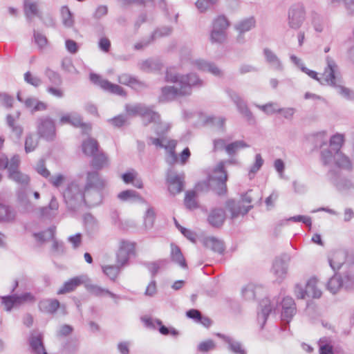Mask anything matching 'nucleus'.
<instances>
[{
  "label": "nucleus",
  "mask_w": 354,
  "mask_h": 354,
  "mask_svg": "<svg viewBox=\"0 0 354 354\" xmlns=\"http://www.w3.org/2000/svg\"><path fill=\"white\" fill-rule=\"evenodd\" d=\"M230 26V21L224 15H218L212 23L210 40L212 43L222 44L227 37V29Z\"/></svg>",
  "instance_id": "5"
},
{
  "label": "nucleus",
  "mask_w": 354,
  "mask_h": 354,
  "mask_svg": "<svg viewBox=\"0 0 354 354\" xmlns=\"http://www.w3.org/2000/svg\"><path fill=\"white\" fill-rule=\"evenodd\" d=\"M193 87L189 86H165L161 88L159 102H165L174 100L178 96H188L192 94Z\"/></svg>",
  "instance_id": "8"
},
{
  "label": "nucleus",
  "mask_w": 354,
  "mask_h": 354,
  "mask_svg": "<svg viewBox=\"0 0 354 354\" xmlns=\"http://www.w3.org/2000/svg\"><path fill=\"white\" fill-rule=\"evenodd\" d=\"M58 208V201L55 196H53L48 205L39 208V215L43 218H52L57 215Z\"/></svg>",
  "instance_id": "25"
},
{
  "label": "nucleus",
  "mask_w": 354,
  "mask_h": 354,
  "mask_svg": "<svg viewBox=\"0 0 354 354\" xmlns=\"http://www.w3.org/2000/svg\"><path fill=\"white\" fill-rule=\"evenodd\" d=\"M7 125L11 129V131L15 136L16 142H19L24 132V128L20 124H16L14 115L8 114L6 116Z\"/></svg>",
  "instance_id": "37"
},
{
  "label": "nucleus",
  "mask_w": 354,
  "mask_h": 354,
  "mask_svg": "<svg viewBox=\"0 0 354 354\" xmlns=\"http://www.w3.org/2000/svg\"><path fill=\"white\" fill-rule=\"evenodd\" d=\"M60 306V303L57 299H43L38 303L39 310L48 314H55Z\"/></svg>",
  "instance_id": "22"
},
{
  "label": "nucleus",
  "mask_w": 354,
  "mask_h": 354,
  "mask_svg": "<svg viewBox=\"0 0 354 354\" xmlns=\"http://www.w3.org/2000/svg\"><path fill=\"white\" fill-rule=\"evenodd\" d=\"M343 280V288L347 290H350L354 287V274L351 272H346L342 277Z\"/></svg>",
  "instance_id": "61"
},
{
  "label": "nucleus",
  "mask_w": 354,
  "mask_h": 354,
  "mask_svg": "<svg viewBox=\"0 0 354 354\" xmlns=\"http://www.w3.org/2000/svg\"><path fill=\"white\" fill-rule=\"evenodd\" d=\"M125 110L129 115H140L146 113V105L144 104L138 103L133 105L127 104L125 106Z\"/></svg>",
  "instance_id": "45"
},
{
  "label": "nucleus",
  "mask_w": 354,
  "mask_h": 354,
  "mask_svg": "<svg viewBox=\"0 0 354 354\" xmlns=\"http://www.w3.org/2000/svg\"><path fill=\"white\" fill-rule=\"evenodd\" d=\"M79 348V343L76 339L71 338L66 341L63 347V351L67 354H75Z\"/></svg>",
  "instance_id": "58"
},
{
  "label": "nucleus",
  "mask_w": 354,
  "mask_h": 354,
  "mask_svg": "<svg viewBox=\"0 0 354 354\" xmlns=\"http://www.w3.org/2000/svg\"><path fill=\"white\" fill-rule=\"evenodd\" d=\"M91 157L92 158L91 165L95 169H101L108 165V157L101 149H99L96 153H94Z\"/></svg>",
  "instance_id": "34"
},
{
  "label": "nucleus",
  "mask_w": 354,
  "mask_h": 354,
  "mask_svg": "<svg viewBox=\"0 0 354 354\" xmlns=\"http://www.w3.org/2000/svg\"><path fill=\"white\" fill-rule=\"evenodd\" d=\"M290 259L291 257L288 254L283 253L274 260L272 272L279 283H281L286 277Z\"/></svg>",
  "instance_id": "10"
},
{
  "label": "nucleus",
  "mask_w": 354,
  "mask_h": 354,
  "mask_svg": "<svg viewBox=\"0 0 354 354\" xmlns=\"http://www.w3.org/2000/svg\"><path fill=\"white\" fill-rule=\"evenodd\" d=\"M37 132L39 138L48 142L53 141L56 137V127L53 119L49 116H41L37 120Z\"/></svg>",
  "instance_id": "7"
},
{
  "label": "nucleus",
  "mask_w": 354,
  "mask_h": 354,
  "mask_svg": "<svg viewBox=\"0 0 354 354\" xmlns=\"http://www.w3.org/2000/svg\"><path fill=\"white\" fill-rule=\"evenodd\" d=\"M168 190L172 195L180 193L184 189V177L174 172H170L167 176Z\"/></svg>",
  "instance_id": "15"
},
{
  "label": "nucleus",
  "mask_w": 354,
  "mask_h": 354,
  "mask_svg": "<svg viewBox=\"0 0 354 354\" xmlns=\"http://www.w3.org/2000/svg\"><path fill=\"white\" fill-rule=\"evenodd\" d=\"M196 192L195 190L187 191L185 194L184 203L185 207L189 210H193L198 207V204L196 201Z\"/></svg>",
  "instance_id": "46"
},
{
  "label": "nucleus",
  "mask_w": 354,
  "mask_h": 354,
  "mask_svg": "<svg viewBox=\"0 0 354 354\" xmlns=\"http://www.w3.org/2000/svg\"><path fill=\"white\" fill-rule=\"evenodd\" d=\"M347 253L342 250L335 252L331 257H328L330 267L334 272H337L344 264Z\"/></svg>",
  "instance_id": "27"
},
{
  "label": "nucleus",
  "mask_w": 354,
  "mask_h": 354,
  "mask_svg": "<svg viewBox=\"0 0 354 354\" xmlns=\"http://www.w3.org/2000/svg\"><path fill=\"white\" fill-rule=\"evenodd\" d=\"M100 149V145L97 140L93 138H88L84 140L82 143V150L83 153L91 157Z\"/></svg>",
  "instance_id": "31"
},
{
  "label": "nucleus",
  "mask_w": 354,
  "mask_h": 354,
  "mask_svg": "<svg viewBox=\"0 0 354 354\" xmlns=\"http://www.w3.org/2000/svg\"><path fill=\"white\" fill-rule=\"evenodd\" d=\"M173 28L171 26H162L156 28L151 34V39L155 40L156 38L167 37L171 34Z\"/></svg>",
  "instance_id": "56"
},
{
  "label": "nucleus",
  "mask_w": 354,
  "mask_h": 354,
  "mask_svg": "<svg viewBox=\"0 0 354 354\" xmlns=\"http://www.w3.org/2000/svg\"><path fill=\"white\" fill-rule=\"evenodd\" d=\"M255 26V18L254 17H249L237 21L234 25V30L238 32L245 33L253 29Z\"/></svg>",
  "instance_id": "32"
},
{
  "label": "nucleus",
  "mask_w": 354,
  "mask_h": 354,
  "mask_svg": "<svg viewBox=\"0 0 354 354\" xmlns=\"http://www.w3.org/2000/svg\"><path fill=\"white\" fill-rule=\"evenodd\" d=\"M44 74L52 84L57 86L62 85V78L57 72L50 69V68H46L44 71Z\"/></svg>",
  "instance_id": "48"
},
{
  "label": "nucleus",
  "mask_w": 354,
  "mask_h": 354,
  "mask_svg": "<svg viewBox=\"0 0 354 354\" xmlns=\"http://www.w3.org/2000/svg\"><path fill=\"white\" fill-rule=\"evenodd\" d=\"M55 227H49L46 230L33 233V236L38 242L44 243L52 240L55 237Z\"/></svg>",
  "instance_id": "42"
},
{
  "label": "nucleus",
  "mask_w": 354,
  "mask_h": 354,
  "mask_svg": "<svg viewBox=\"0 0 354 354\" xmlns=\"http://www.w3.org/2000/svg\"><path fill=\"white\" fill-rule=\"evenodd\" d=\"M263 162H264V160L262 158L261 155L260 153H257L255 155V162L251 166V167L249 170L248 176H249L250 179H252L254 177L256 173L259 170H260V169L263 166Z\"/></svg>",
  "instance_id": "52"
},
{
  "label": "nucleus",
  "mask_w": 354,
  "mask_h": 354,
  "mask_svg": "<svg viewBox=\"0 0 354 354\" xmlns=\"http://www.w3.org/2000/svg\"><path fill=\"white\" fill-rule=\"evenodd\" d=\"M8 177L20 185V187H28L30 183V177L19 170L12 171L8 173Z\"/></svg>",
  "instance_id": "39"
},
{
  "label": "nucleus",
  "mask_w": 354,
  "mask_h": 354,
  "mask_svg": "<svg viewBox=\"0 0 354 354\" xmlns=\"http://www.w3.org/2000/svg\"><path fill=\"white\" fill-rule=\"evenodd\" d=\"M204 246L214 252L223 254L225 251V245L223 241L214 236L206 237L203 240Z\"/></svg>",
  "instance_id": "29"
},
{
  "label": "nucleus",
  "mask_w": 354,
  "mask_h": 354,
  "mask_svg": "<svg viewBox=\"0 0 354 354\" xmlns=\"http://www.w3.org/2000/svg\"><path fill=\"white\" fill-rule=\"evenodd\" d=\"M168 260L166 259H160L156 261H145L142 263L144 266H145L151 273V277L154 278L156 275L158 274L160 267L166 266L168 263Z\"/></svg>",
  "instance_id": "41"
},
{
  "label": "nucleus",
  "mask_w": 354,
  "mask_h": 354,
  "mask_svg": "<svg viewBox=\"0 0 354 354\" xmlns=\"http://www.w3.org/2000/svg\"><path fill=\"white\" fill-rule=\"evenodd\" d=\"M171 247V252H170V259L171 261L178 265L183 269H187V263L186 260L181 252V250L179 246L176 245L174 243L170 244Z\"/></svg>",
  "instance_id": "26"
},
{
  "label": "nucleus",
  "mask_w": 354,
  "mask_h": 354,
  "mask_svg": "<svg viewBox=\"0 0 354 354\" xmlns=\"http://www.w3.org/2000/svg\"><path fill=\"white\" fill-rule=\"evenodd\" d=\"M174 223H175L176 227L180 231L182 234L185 237H186L188 240H189L192 242H195L196 241V234L194 232H192L191 230H189V229L180 225L175 218H174Z\"/></svg>",
  "instance_id": "62"
},
{
  "label": "nucleus",
  "mask_w": 354,
  "mask_h": 354,
  "mask_svg": "<svg viewBox=\"0 0 354 354\" xmlns=\"http://www.w3.org/2000/svg\"><path fill=\"white\" fill-rule=\"evenodd\" d=\"M342 288H343L342 278L337 272H335L334 274L328 279L326 288L332 294L335 295Z\"/></svg>",
  "instance_id": "35"
},
{
  "label": "nucleus",
  "mask_w": 354,
  "mask_h": 354,
  "mask_svg": "<svg viewBox=\"0 0 354 354\" xmlns=\"http://www.w3.org/2000/svg\"><path fill=\"white\" fill-rule=\"evenodd\" d=\"M259 306L261 308L260 312H258L257 315V320L259 324H260L261 329H263L269 315L272 313V310L275 311L271 306L270 301L268 298L266 297L263 299L260 303Z\"/></svg>",
  "instance_id": "19"
},
{
  "label": "nucleus",
  "mask_w": 354,
  "mask_h": 354,
  "mask_svg": "<svg viewBox=\"0 0 354 354\" xmlns=\"http://www.w3.org/2000/svg\"><path fill=\"white\" fill-rule=\"evenodd\" d=\"M163 64L158 59H147L140 64V69L145 72L160 71L162 69Z\"/></svg>",
  "instance_id": "36"
},
{
  "label": "nucleus",
  "mask_w": 354,
  "mask_h": 354,
  "mask_svg": "<svg viewBox=\"0 0 354 354\" xmlns=\"http://www.w3.org/2000/svg\"><path fill=\"white\" fill-rule=\"evenodd\" d=\"M2 304L6 311H10L13 307L18 306L14 294L2 297Z\"/></svg>",
  "instance_id": "63"
},
{
  "label": "nucleus",
  "mask_w": 354,
  "mask_h": 354,
  "mask_svg": "<svg viewBox=\"0 0 354 354\" xmlns=\"http://www.w3.org/2000/svg\"><path fill=\"white\" fill-rule=\"evenodd\" d=\"M128 117L126 115L120 114L108 120V122L115 127L120 128L126 125Z\"/></svg>",
  "instance_id": "59"
},
{
  "label": "nucleus",
  "mask_w": 354,
  "mask_h": 354,
  "mask_svg": "<svg viewBox=\"0 0 354 354\" xmlns=\"http://www.w3.org/2000/svg\"><path fill=\"white\" fill-rule=\"evenodd\" d=\"M219 0H197L195 6L201 13L215 6Z\"/></svg>",
  "instance_id": "54"
},
{
  "label": "nucleus",
  "mask_w": 354,
  "mask_h": 354,
  "mask_svg": "<svg viewBox=\"0 0 354 354\" xmlns=\"http://www.w3.org/2000/svg\"><path fill=\"white\" fill-rule=\"evenodd\" d=\"M38 145V140L36 139L35 136L29 133L27 134L25 140V151L28 153H30L37 148Z\"/></svg>",
  "instance_id": "53"
},
{
  "label": "nucleus",
  "mask_w": 354,
  "mask_h": 354,
  "mask_svg": "<svg viewBox=\"0 0 354 354\" xmlns=\"http://www.w3.org/2000/svg\"><path fill=\"white\" fill-rule=\"evenodd\" d=\"M15 295L17 305H21L24 303H34L36 301L35 296L29 292H24L21 295Z\"/></svg>",
  "instance_id": "57"
},
{
  "label": "nucleus",
  "mask_w": 354,
  "mask_h": 354,
  "mask_svg": "<svg viewBox=\"0 0 354 354\" xmlns=\"http://www.w3.org/2000/svg\"><path fill=\"white\" fill-rule=\"evenodd\" d=\"M156 219V213L153 207L147 209L145 214L144 223L147 228H151Z\"/></svg>",
  "instance_id": "60"
},
{
  "label": "nucleus",
  "mask_w": 354,
  "mask_h": 354,
  "mask_svg": "<svg viewBox=\"0 0 354 354\" xmlns=\"http://www.w3.org/2000/svg\"><path fill=\"white\" fill-rule=\"evenodd\" d=\"M263 54L266 62L273 70L279 72L283 71V66L281 61L272 50L268 48H265L263 50Z\"/></svg>",
  "instance_id": "21"
},
{
  "label": "nucleus",
  "mask_w": 354,
  "mask_h": 354,
  "mask_svg": "<svg viewBox=\"0 0 354 354\" xmlns=\"http://www.w3.org/2000/svg\"><path fill=\"white\" fill-rule=\"evenodd\" d=\"M156 324L158 326V331L161 335H171L173 337H177L179 335V332L173 327H167L165 326L160 319H156Z\"/></svg>",
  "instance_id": "50"
},
{
  "label": "nucleus",
  "mask_w": 354,
  "mask_h": 354,
  "mask_svg": "<svg viewBox=\"0 0 354 354\" xmlns=\"http://www.w3.org/2000/svg\"><path fill=\"white\" fill-rule=\"evenodd\" d=\"M135 254V245L133 243L126 241L121 242V245L116 254L117 263L120 267H122L129 263L131 255Z\"/></svg>",
  "instance_id": "14"
},
{
  "label": "nucleus",
  "mask_w": 354,
  "mask_h": 354,
  "mask_svg": "<svg viewBox=\"0 0 354 354\" xmlns=\"http://www.w3.org/2000/svg\"><path fill=\"white\" fill-rule=\"evenodd\" d=\"M249 147V145H248L245 141L236 140L227 145L225 147V151L230 156H233L239 149L248 148Z\"/></svg>",
  "instance_id": "47"
},
{
  "label": "nucleus",
  "mask_w": 354,
  "mask_h": 354,
  "mask_svg": "<svg viewBox=\"0 0 354 354\" xmlns=\"http://www.w3.org/2000/svg\"><path fill=\"white\" fill-rule=\"evenodd\" d=\"M118 198L122 202H141L145 203V199L135 190L126 189L120 192L118 196Z\"/></svg>",
  "instance_id": "30"
},
{
  "label": "nucleus",
  "mask_w": 354,
  "mask_h": 354,
  "mask_svg": "<svg viewBox=\"0 0 354 354\" xmlns=\"http://www.w3.org/2000/svg\"><path fill=\"white\" fill-rule=\"evenodd\" d=\"M321 160L324 165H329L335 163L337 169H352V164L350 159L341 151L328 147L321 151Z\"/></svg>",
  "instance_id": "3"
},
{
  "label": "nucleus",
  "mask_w": 354,
  "mask_h": 354,
  "mask_svg": "<svg viewBox=\"0 0 354 354\" xmlns=\"http://www.w3.org/2000/svg\"><path fill=\"white\" fill-rule=\"evenodd\" d=\"M61 14L64 26L68 28L72 27L74 24V20L73 14L68 7L66 6H62L61 8Z\"/></svg>",
  "instance_id": "49"
},
{
  "label": "nucleus",
  "mask_w": 354,
  "mask_h": 354,
  "mask_svg": "<svg viewBox=\"0 0 354 354\" xmlns=\"http://www.w3.org/2000/svg\"><path fill=\"white\" fill-rule=\"evenodd\" d=\"M119 266H104L102 267L103 273L111 281H115L120 272Z\"/></svg>",
  "instance_id": "51"
},
{
  "label": "nucleus",
  "mask_w": 354,
  "mask_h": 354,
  "mask_svg": "<svg viewBox=\"0 0 354 354\" xmlns=\"http://www.w3.org/2000/svg\"><path fill=\"white\" fill-rule=\"evenodd\" d=\"M118 82L121 84L129 86L134 89H141L147 87L145 82L127 73L118 76Z\"/></svg>",
  "instance_id": "28"
},
{
  "label": "nucleus",
  "mask_w": 354,
  "mask_h": 354,
  "mask_svg": "<svg viewBox=\"0 0 354 354\" xmlns=\"http://www.w3.org/2000/svg\"><path fill=\"white\" fill-rule=\"evenodd\" d=\"M90 80L95 85L100 86L103 90L119 96H126L127 93L124 88L118 85L111 83L107 80L102 79L100 75L91 73H90Z\"/></svg>",
  "instance_id": "11"
},
{
  "label": "nucleus",
  "mask_w": 354,
  "mask_h": 354,
  "mask_svg": "<svg viewBox=\"0 0 354 354\" xmlns=\"http://www.w3.org/2000/svg\"><path fill=\"white\" fill-rule=\"evenodd\" d=\"M86 227L91 231H95L98 228L97 220L91 214L86 213L84 216Z\"/></svg>",
  "instance_id": "55"
},
{
  "label": "nucleus",
  "mask_w": 354,
  "mask_h": 354,
  "mask_svg": "<svg viewBox=\"0 0 354 354\" xmlns=\"http://www.w3.org/2000/svg\"><path fill=\"white\" fill-rule=\"evenodd\" d=\"M216 335L227 344V349L233 354H248L247 350L241 342L220 333H216Z\"/></svg>",
  "instance_id": "17"
},
{
  "label": "nucleus",
  "mask_w": 354,
  "mask_h": 354,
  "mask_svg": "<svg viewBox=\"0 0 354 354\" xmlns=\"http://www.w3.org/2000/svg\"><path fill=\"white\" fill-rule=\"evenodd\" d=\"M165 80L167 82L175 83L177 86H189L190 87H201L204 85L196 73L181 75L174 71L172 68H167Z\"/></svg>",
  "instance_id": "4"
},
{
  "label": "nucleus",
  "mask_w": 354,
  "mask_h": 354,
  "mask_svg": "<svg viewBox=\"0 0 354 354\" xmlns=\"http://www.w3.org/2000/svg\"><path fill=\"white\" fill-rule=\"evenodd\" d=\"M171 126L168 123H165L160 120H158L153 124L152 129L157 136V138L149 136L147 140L149 141V144H152L156 147H162L163 142L166 141L167 135L169 131Z\"/></svg>",
  "instance_id": "12"
},
{
  "label": "nucleus",
  "mask_w": 354,
  "mask_h": 354,
  "mask_svg": "<svg viewBox=\"0 0 354 354\" xmlns=\"http://www.w3.org/2000/svg\"><path fill=\"white\" fill-rule=\"evenodd\" d=\"M86 279L85 275H80L73 277L64 282L62 286L57 290V295H64L74 291L78 286L84 283Z\"/></svg>",
  "instance_id": "20"
},
{
  "label": "nucleus",
  "mask_w": 354,
  "mask_h": 354,
  "mask_svg": "<svg viewBox=\"0 0 354 354\" xmlns=\"http://www.w3.org/2000/svg\"><path fill=\"white\" fill-rule=\"evenodd\" d=\"M227 178L225 164L220 162L214 167L212 174L208 175L206 180L196 183L195 189L198 192H207L211 189L218 196H225L227 191Z\"/></svg>",
  "instance_id": "2"
},
{
  "label": "nucleus",
  "mask_w": 354,
  "mask_h": 354,
  "mask_svg": "<svg viewBox=\"0 0 354 354\" xmlns=\"http://www.w3.org/2000/svg\"><path fill=\"white\" fill-rule=\"evenodd\" d=\"M326 176L328 180L338 192L347 194L351 190H354V185L352 181L343 176L339 169H330L327 173Z\"/></svg>",
  "instance_id": "6"
},
{
  "label": "nucleus",
  "mask_w": 354,
  "mask_h": 354,
  "mask_svg": "<svg viewBox=\"0 0 354 354\" xmlns=\"http://www.w3.org/2000/svg\"><path fill=\"white\" fill-rule=\"evenodd\" d=\"M315 278H311L306 282L305 288L308 297L319 298L322 296V291L317 288Z\"/></svg>",
  "instance_id": "44"
},
{
  "label": "nucleus",
  "mask_w": 354,
  "mask_h": 354,
  "mask_svg": "<svg viewBox=\"0 0 354 354\" xmlns=\"http://www.w3.org/2000/svg\"><path fill=\"white\" fill-rule=\"evenodd\" d=\"M225 207L231 214V218L234 219L240 214L245 215L252 209L253 205L244 206L236 203L234 199H229L225 203Z\"/></svg>",
  "instance_id": "18"
},
{
  "label": "nucleus",
  "mask_w": 354,
  "mask_h": 354,
  "mask_svg": "<svg viewBox=\"0 0 354 354\" xmlns=\"http://www.w3.org/2000/svg\"><path fill=\"white\" fill-rule=\"evenodd\" d=\"M195 65L198 69L207 71L216 77H222L223 76V71L213 62L197 59L195 62Z\"/></svg>",
  "instance_id": "24"
},
{
  "label": "nucleus",
  "mask_w": 354,
  "mask_h": 354,
  "mask_svg": "<svg viewBox=\"0 0 354 354\" xmlns=\"http://www.w3.org/2000/svg\"><path fill=\"white\" fill-rule=\"evenodd\" d=\"M326 64L327 66L324 68V71L322 73V77H321V85L322 86H330L333 87L337 86V77L335 75L336 70L337 68V65L333 58L328 56L326 57Z\"/></svg>",
  "instance_id": "13"
},
{
  "label": "nucleus",
  "mask_w": 354,
  "mask_h": 354,
  "mask_svg": "<svg viewBox=\"0 0 354 354\" xmlns=\"http://www.w3.org/2000/svg\"><path fill=\"white\" fill-rule=\"evenodd\" d=\"M306 19V10L303 3H297L292 5L288 11V24L290 28L297 30Z\"/></svg>",
  "instance_id": "9"
},
{
  "label": "nucleus",
  "mask_w": 354,
  "mask_h": 354,
  "mask_svg": "<svg viewBox=\"0 0 354 354\" xmlns=\"http://www.w3.org/2000/svg\"><path fill=\"white\" fill-rule=\"evenodd\" d=\"M281 319L289 323L297 311L294 299L290 297H284L281 301Z\"/></svg>",
  "instance_id": "16"
},
{
  "label": "nucleus",
  "mask_w": 354,
  "mask_h": 354,
  "mask_svg": "<svg viewBox=\"0 0 354 354\" xmlns=\"http://www.w3.org/2000/svg\"><path fill=\"white\" fill-rule=\"evenodd\" d=\"M105 181L97 171H88L84 190L76 183H69L63 193L68 210L75 212L82 205L96 206L102 203Z\"/></svg>",
  "instance_id": "1"
},
{
  "label": "nucleus",
  "mask_w": 354,
  "mask_h": 354,
  "mask_svg": "<svg viewBox=\"0 0 354 354\" xmlns=\"http://www.w3.org/2000/svg\"><path fill=\"white\" fill-rule=\"evenodd\" d=\"M260 291H262L260 286L248 284L242 289V295L247 300H254Z\"/></svg>",
  "instance_id": "43"
},
{
  "label": "nucleus",
  "mask_w": 354,
  "mask_h": 354,
  "mask_svg": "<svg viewBox=\"0 0 354 354\" xmlns=\"http://www.w3.org/2000/svg\"><path fill=\"white\" fill-rule=\"evenodd\" d=\"M236 106L239 113L244 115L248 120H250L252 118V113L243 100L237 104Z\"/></svg>",
  "instance_id": "64"
},
{
  "label": "nucleus",
  "mask_w": 354,
  "mask_h": 354,
  "mask_svg": "<svg viewBox=\"0 0 354 354\" xmlns=\"http://www.w3.org/2000/svg\"><path fill=\"white\" fill-rule=\"evenodd\" d=\"M225 220V212L222 208H215L211 210L207 217L210 225L218 228L223 225Z\"/></svg>",
  "instance_id": "23"
},
{
  "label": "nucleus",
  "mask_w": 354,
  "mask_h": 354,
  "mask_svg": "<svg viewBox=\"0 0 354 354\" xmlns=\"http://www.w3.org/2000/svg\"><path fill=\"white\" fill-rule=\"evenodd\" d=\"M24 12L28 20L30 21L33 17H39L38 4L34 0H24Z\"/></svg>",
  "instance_id": "33"
},
{
  "label": "nucleus",
  "mask_w": 354,
  "mask_h": 354,
  "mask_svg": "<svg viewBox=\"0 0 354 354\" xmlns=\"http://www.w3.org/2000/svg\"><path fill=\"white\" fill-rule=\"evenodd\" d=\"M85 288L90 293H91L92 295H93L96 297H101L104 294H106L109 296H110L111 297L114 298V299L120 298V297L118 295L111 292L108 289L102 288L97 285L86 283V284H85Z\"/></svg>",
  "instance_id": "38"
},
{
  "label": "nucleus",
  "mask_w": 354,
  "mask_h": 354,
  "mask_svg": "<svg viewBox=\"0 0 354 354\" xmlns=\"http://www.w3.org/2000/svg\"><path fill=\"white\" fill-rule=\"evenodd\" d=\"M146 113L141 115L142 124L145 127L148 126L150 123H156L160 120V115L158 112L153 110V107L146 106Z\"/></svg>",
  "instance_id": "40"
}]
</instances>
